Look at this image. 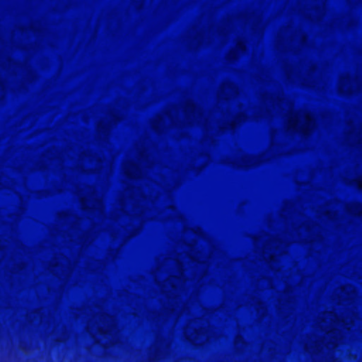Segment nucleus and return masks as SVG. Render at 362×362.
Returning a JSON list of instances; mask_svg holds the SVG:
<instances>
[{
  "label": "nucleus",
  "instance_id": "052dcab7",
  "mask_svg": "<svg viewBox=\"0 0 362 362\" xmlns=\"http://www.w3.org/2000/svg\"><path fill=\"white\" fill-rule=\"evenodd\" d=\"M78 223L77 221H76V222H74V223H73V227H76V226H78Z\"/></svg>",
  "mask_w": 362,
  "mask_h": 362
},
{
  "label": "nucleus",
  "instance_id": "4c0bfd02",
  "mask_svg": "<svg viewBox=\"0 0 362 362\" xmlns=\"http://www.w3.org/2000/svg\"><path fill=\"white\" fill-rule=\"evenodd\" d=\"M35 167L37 170H43L46 169V165L41 158L35 163Z\"/></svg>",
  "mask_w": 362,
  "mask_h": 362
},
{
  "label": "nucleus",
  "instance_id": "6e6d98bb",
  "mask_svg": "<svg viewBox=\"0 0 362 362\" xmlns=\"http://www.w3.org/2000/svg\"><path fill=\"white\" fill-rule=\"evenodd\" d=\"M291 207V204H288V203H286L285 205H284V207L283 209V211H286L287 209L290 208Z\"/></svg>",
  "mask_w": 362,
  "mask_h": 362
},
{
  "label": "nucleus",
  "instance_id": "e2e57ef3",
  "mask_svg": "<svg viewBox=\"0 0 362 362\" xmlns=\"http://www.w3.org/2000/svg\"><path fill=\"white\" fill-rule=\"evenodd\" d=\"M204 128H206V127H207L206 121L204 122Z\"/></svg>",
  "mask_w": 362,
  "mask_h": 362
},
{
  "label": "nucleus",
  "instance_id": "f257e3e1",
  "mask_svg": "<svg viewBox=\"0 0 362 362\" xmlns=\"http://www.w3.org/2000/svg\"><path fill=\"white\" fill-rule=\"evenodd\" d=\"M99 323L88 322L86 326V331L93 339L96 344H99L95 334L102 336H110L111 338L103 345L105 348H109L117 344V339L113 334L117 330V322L115 319L110 315L100 312L97 313Z\"/></svg>",
  "mask_w": 362,
  "mask_h": 362
},
{
  "label": "nucleus",
  "instance_id": "c03bdc74",
  "mask_svg": "<svg viewBox=\"0 0 362 362\" xmlns=\"http://www.w3.org/2000/svg\"><path fill=\"white\" fill-rule=\"evenodd\" d=\"M139 158L143 162H148V156L144 152H141L139 153Z\"/></svg>",
  "mask_w": 362,
  "mask_h": 362
},
{
  "label": "nucleus",
  "instance_id": "aec40b11",
  "mask_svg": "<svg viewBox=\"0 0 362 362\" xmlns=\"http://www.w3.org/2000/svg\"><path fill=\"white\" fill-rule=\"evenodd\" d=\"M255 303V310L257 313V314L261 317H264L267 315V309L264 303L260 300L259 299H256L255 298H252Z\"/></svg>",
  "mask_w": 362,
  "mask_h": 362
},
{
  "label": "nucleus",
  "instance_id": "c756f323",
  "mask_svg": "<svg viewBox=\"0 0 362 362\" xmlns=\"http://www.w3.org/2000/svg\"><path fill=\"white\" fill-rule=\"evenodd\" d=\"M86 194L87 197H86L88 199V202L93 199L94 197H98L96 190L93 186L86 187Z\"/></svg>",
  "mask_w": 362,
  "mask_h": 362
},
{
  "label": "nucleus",
  "instance_id": "c85d7f7f",
  "mask_svg": "<svg viewBox=\"0 0 362 362\" xmlns=\"http://www.w3.org/2000/svg\"><path fill=\"white\" fill-rule=\"evenodd\" d=\"M344 23L347 27V28H353L356 26L358 21L357 19L354 17L351 16H345Z\"/></svg>",
  "mask_w": 362,
  "mask_h": 362
},
{
  "label": "nucleus",
  "instance_id": "473e14b6",
  "mask_svg": "<svg viewBox=\"0 0 362 362\" xmlns=\"http://www.w3.org/2000/svg\"><path fill=\"white\" fill-rule=\"evenodd\" d=\"M233 49L240 54V53H245L246 52L247 46L245 42L240 40L237 42L236 45Z\"/></svg>",
  "mask_w": 362,
  "mask_h": 362
},
{
  "label": "nucleus",
  "instance_id": "7ed1b4c3",
  "mask_svg": "<svg viewBox=\"0 0 362 362\" xmlns=\"http://www.w3.org/2000/svg\"><path fill=\"white\" fill-rule=\"evenodd\" d=\"M293 107V105H291ZM287 131L299 133L303 136H309L316 129L317 122L313 117L304 110L294 111L293 107L288 112Z\"/></svg>",
  "mask_w": 362,
  "mask_h": 362
},
{
  "label": "nucleus",
  "instance_id": "7c9ffc66",
  "mask_svg": "<svg viewBox=\"0 0 362 362\" xmlns=\"http://www.w3.org/2000/svg\"><path fill=\"white\" fill-rule=\"evenodd\" d=\"M192 42L197 47H199L203 43V35L200 32L196 33L192 37Z\"/></svg>",
  "mask_w": 362,
  "mask_h": 362
},
{
  "label": "nucleus",
  "instance_id": "f704fd0d",
  "mask_svg": "<svg viewBox=\"0 0 362 362\" xmlns=\"http://www.w3.org/2000/svg\"><path fill=\"white\" fill-rule=\"evenodd\" d=\"M142 226H139L137 227H134L131 228V230L129 231L128 238H132L133 237L136 236L140 231L141 230Z\"/></svg>",
  "mask_w": 362,
  "mask_h": 362
},
{
  "label": "nucleus",
  "instance_id": "49530a36",
  "mask_svg": "<svg viewBox=\"0 0 362 362\" xmlns=\"http://www.w3.org/2000/svg\"><path fill=\"white\" fill-rule=\"evenodd\" d=\"M285 72L286 74V76L288 79H291V76L293 74V70L291 67H286L285 69Z\"/></svg>",
  "mask_w": 362,
  "mask_h": 362
},
{
  "label": "nucleus",
  "instance_id": "f3484780",
  "mask_svg": "<svg viewBox=\"0 0 362 362\" xmlns=\"http://www.w3.org/2000/svg\"><path fill=\"white\" fill-rule=\"evenodd\" d=\"M151 125L152 129L158 133L163 132L165 128L164 120L160 115L151 121Z\"/></svg>",
  "mask_w": 362,
  "mask_h": 362
},
{
  "label": "nucleus",
  "instance_id": "680f3d73",
  "mask_svg": "<svg viewBox=\"0 0 362 362\" xmlns=\"http://www.w3.org/2000/svg\"><path fill=\"white\" fill-rule=\"evenodd\" d=\"M303 81H304V82H305V83H303V85H306V84H305V83H307V82L308 81V78H303Z\"/></svg>",
  "mask_w": 362,
  "mask_h": 362
},
{
  "label": "nucleus",
  "instance_id": "bf43d9fd",
  "mask_svg": "<svg viewBox=\"0 0 362 362\" xmlns=\"http://www.w3.org/2000/svg\"><path fill=\"white\" fill-rule=\"evenodd\" d=\"M40 313L38 310H35L31 313V315H34V317H35V315H38Z\"/></svg>",
  "mask_w": 362,
  "mask_h": 362
},
{
  "label": "nucleus",
  "instance_id": "72a5a7b5",
  "mask_svg": "<svg viewBox=\"0 0 362 362\" xmlns=\"http://www.w3.org/2000/svg\"><path fill=\"white\" fill-rule=\"evenodd\" d=\"M346 183L350 185L356 186L360 190H362V177L347 180Z\"/></svg>",
  "mask_w": 362,
  "mask_h": 362
},
{
  "label": "nucleus",
  "instance_id": "cd10ccee",
  "mask_svg": "<svg viewBox=\"0 0 362 362\" xmlns=\"http://www.w3.org/2000/svg\"><path fill=\"white\" fill-rule=\"evenodd\" d=\"M239 58V53L235 49H230L226 55V59L228 62H233L237 61Z\"/></svg>",
  "mask_w": 362,
  "mask_h": 362
},
{
  "label": "nucleus",
  "instance_id": "de8ad7c7",
  "mask_svg": "<svg viewBox=\"0 0 362 362\" xmlns=\"http://www.w3.org/2000/svg\"><path fill=\"white\" fill-rule=\"evenodd\" d=\"M14 268L18 271H21L25 268V264L23 262L18 263L15 265Z\"/></svg>",
  "mask_w": 362,
  "mask_h": 362
},
{
  "label": "nucleus",
  "instance_id": "603ef678",
  "mask_svg": "<svg viewBox=\"0 0 362 362\" xmlns=\"http://www.w3.org/2000/svg\"><path fill=\"white\" fill-rule=\"evenodd\" d=\"M301 44L304 45L307 42V37L305 35H303L300 40Z\"/></svg>",
  "mask_w": 362,
  "mask_h": 362
},
{
  "label": "nucleus",
  "instance_id": "9b49d317",
  "mask_svg": "<svg viewBox=\"0 0 362 362\" xmlns=\"http://www.w3.org/2000/svg\"><path fill=\"white\" fill-rule=\"evenodd\" d=\"M123 170L127 177L132 180H139L143 177V170L141 167L133 162L124 164Z\"/></svg>",
  "mask_w": 362,
  "mask_h": 362
},
{
  "label": "nucleus",
  "instance_id": "a211bd4d",
  "mask_svg": "<svg viewBox=\"0 0 362 362\" xmlns=\"http://www.w3.org/2000/svg\"><path fill=\"white\" fill-rule=\"evenodd\" d=\"M126 191L128 192L129 199H133L136 197L139 199L144 200L146 198L144 193L139 188L129 186L127 187Z\"/></svg>",
  "mask_w": 362,
  "mask_h": 362
},
{
  "label": "nucleus",
  "instance_id": "4468645a",
  "mask_svg": "<svg viewBox=\"0 0 362 362\" xmlns=\"http://www.w3.org/2000/svg\"><path fill=\"white\" fill-rule=\"evenodd\" d=\"M345 211L351 215L362 218V204L360 202L346 204Z\"/></svg>",
  "mask_w": 362,
  "mask_h": 362
},
{
  "label": "nucleus",
  "instance_id": "6e6552de",
  "mask_svg": "<svg viewBox=\"0 0 362 362\" xmlns=\"http://www.w3.org/2000/svg\"><path fill=\"white\" fill-rule=\"evenodd\" d=\"M238 87L231 81H226L221 83L218 90V96L223 100L236 98L239 95Z\"/></svg>",
  "mask_w": 362,
  "mask_h": 362
},
{
  "label": "nucleus",
  "instance_id": "5701e85b",
  "mask_svg": "<svg viewBox=\"0 0 362 362\" xmlns=\"http://www.w3.org/2000/svg\"><path fill=\"white\" fill-rule=\"evenodd\" d=\"M122 120L121 116L118 112L115 111H110L107 114V122L111 124V126L117 124Z\"/></svg>",
  "mask_w": 362,
  "mask_h": 362
},
{
  "label": "nucleus",
  "instance_id": "2eb2a0df",
  "mask_svg": "<svg viewBox=\"0 0 362 362\" xmlns=\"http://www.w3.org/2000/svg\"><path fill=\"white\" fill-rule=\"evenodd\" d=\"M309 15L315 21H321L325 16V9L322 7L315 6L310 11Z\"/></svg>",
  "mask_w": 362,
  "mask_h": 362
},
{
  "label": "nucleus",
  "instance_id": "58836bf2",
  "mask_svg": "<svg viewBox=\"0 0 362 362\" xmlns=\"http://www.w3.org/2000/svg\"><path fill=\"white\" fill-rule=\"evenodd\" d=\"M245 340L243 339V337L240 335H238L235 337L234 339V344L235 346H238V345H245Z\"/></svg>",
  "mask_w": 362,
  "mask_h": 362
},
{
  "label": "nucleus",
  "instance_id": "774afa93",
  "mask_svg": "<svg viewBox=\"0 0 362 362\" xmlns=\"http://www.w3.org/2000/svg\"><path fill=\"white\" fill-rule=\"evenodd\" d=\"M141 2H142V3H144L145 1H142Z\"/></svg>",
  "mask_w": 362,
  "mask_h": 362
},
{
  "label": "nucleus",
  "instance_id": "f03ea898",
  "mask_svg": "<svg viewBox=\"0 0 362 362\" xmlns=\"http://www.w3.org/2000/svg\"><path fill=\"white\" fill-rule=\"evenodd\" d=\"M278 146L271 143L269 148L258 155H240L233 159H226V163L230 164L233 167L242 169H248L260 165L270 161L273 158L281 156L284 153L277 148Z\"/></svg>",
  "mask_w": 362,
  "mask_h": 362
},
{
  "label": "nucleus",
  "instance_id": "f8f14e48",
  "mask_svg": "<svg viewBox=\"0 0 362 362\" xmlns=\"http://www.w3.org/2000/svg\"><path fill=\"white\" fill-rule=\"evenodd\" d=\"M112 126L105 120H100L96 126V132L99 139L106 141L108 140Z\"/></svg>",
  "mask_w": 362,
  "mask_h": 362
},
{
  "label": "nucleus",
  "instance_id": "5fc2aeb1",
  "mask_svg": "<svg viewBox=\"0 0 362 362\" xmlns=\"http://www.w3.org/2000/svg\"><path fill=\"white\" fill-rule=\"evenodd\" d=\"M302 226L305 227L308 230H310V226H308L307 222H304Z\"/></svg>",
  "mask_w": 362,
  "mask_h": 362
},
{
  "label": "nucleus",
  "instance_id": "423d86ee",
  "mask_svg": "<svg viewBox=\"0 0 362 362\" xmlns=\"http://www.w3.org/2000/svg\"><path fill=\"white\" fill-rule=\"evenodd\" d=\"M182 107L186 115L187 123L189 125H191L193 122H200L204 117L202 108L190 100L182 103Z\"/></svg>",
  "mask_w": 362,
  "mask_h": 362
},
{
  "label": "nucleus",
  "instance_id": "1a4fd4ad",
  "mask_svg": "<svg viewBox=\"0 0 362 362\" xmlns=\"http://www.w3.org/2000/svg\"><path fill=\"white\" fill-rule=\"evenodd\" d=\"M176 275L171 276L166 279L163 284H159L162 287L166 284L170 286L173 288H175V281L183 280L185 278V267L183 263L178 259L175 260Z\"/></svg>",
  "mask_w": 362,
  "mask_h": 362
},
{
  "label": "nucleus",
  "instance_id": "b1692460",
  "mask_svg": "<svg viewBox=\"0 0 362 362\" xmlns=\"http://www.w3.org/2000/svg\"><path fill=\"white\" fill-rule=\"evenodd\" d=\"M328 315L330 316V320L334 322H340V323H343L344 325H353V321L352 320H350V321H348V317H346V318H341L340 317H339L336 313H334V312H329L328 313Z\"/></svg>",
  "mask_w": 362,
  "mask_h": 362
},
{
  "label": "nucleus",
  "instance_id": "393cba45",
  "mask_svg": "<svg viewBox=\"0 0 362 362\" xmlns=\"http://www.w3.org/2000/svg\"><path fill=\"white\" fill-rule=\"evenodd\" d=\"M161 358V351L157 347V343L152 345V346L150 349V359L151 361H159Z\"/></svg>",
  "mask_w": 362,
  "mask_h": 362
},
{
  "label": "nucleus",
  "instance_id": "79ce46f5",
  "mask_svg": "<svg viewBox=\"0 0 362 362\" xmlns=\"http://www.w3.org/2000/svg\"><path fill=\"white\" fill-rule=\"evenodd\" d=\"M163 310L166 314H173L175 312L174 308L170 305L164 307Z\"/></svg>",
  "mask_w": 362,
  "mask_h": 362
},
{
  "label": "nucleus",
  "instance_id": "4be33fe9",
  "mask_svg": "<svg viewBox=\"0 0 362 362\" xmlns=\"http://www.w3.org/2000/svg\"><path fill=\"white\" fill-rule=\"evenodd\" d=\"M329 335V339L327 342V346H331L333 349H335L337 346V334L338 332L335 329L331 330L328 332Z\"/></svg>",
  "mask_w": 362,
  "mask_h": 362
},
{
  "label": "nucleus",
  "instance_id": "09e8293b",
  "mask_svg": "<svg viewBox=\"0 0 362 362\" xmlns=\"http://www.w3.org/2000/svg\"><path fill=\"white\" fill-rule=\"evenodd\" d=\"M71 272V267L69 265V266H66L64 268L63 271H62V274L64 275H67V274H69Z\"/></svg>",
  "mask_w": 362,
  "mask_h": 362
},
{
  "label": "nucleus",
  "instance_id": "20e7f679",
  "mask_svg": "<svg viewBox=\"0 0 362 362\" xmlns=\"http://www.w3.org/2000/svg\"><path fill=\"white\" fill-rule=\"evenodd\" d=\"M362 85L357 76L351 78L349 74L339 76L337 83V90L340 95H351L361 90Z\"/></svg>",
  "mask_w": 362,
  "mask_h": 362
},
{
  "label": "nucleus",
  "instance_id": "a19ab883",
  "mask_svg": "<svg viewBox=\"0 0 362 362\" xmlns=\"http://www.w3.org/2000/svg\"><path fill=\"white\" fill-rule=\"evenodd\" d=\"M217 33L221 36H226L227 34V29L225 25H221L217 29Z\"/></svg>",
  "mask_w": 362,
  "mask_h": 362
},
{
  "label": "nucleus",
  "instance_id": "a878e982",
  "mask_svg": "<svg viewBox=\"0 0 362 362\" xmlns=\"http://www.w3.org/2000/svg\"><path fill=\"white\" fill-rule=\"evenodd\" d=\"M237 126L235 121L233 118L230 120L221 122L219 128L222 132H224L226 130H234Z\"/></svg>",
  "mask_w": 362,
  "mask_h": 362
},
{
  "label": "nucleus",
  "instance_id": "c9c22d12",
  "mask_svg": "<svg viewBox=\"0 0 362 362\" xmlns=\"http://www.w3.org/2000/svg\"><path fill=\"white\" fill-rule=\"evenodd\" d=\"M49 270L51 273L54 274L57 268L58 267V262L56 259H52L51 261H49Z\"/></svg>",
  "mask_w": 362,
  "mask_h": 362
},
{
  "label": "nucleus",
  "instance_id": "864d4df0",
  "mask_svg": "<svg viewBox=\"0 0 362 362\" xmlns=\"http://www.w3.org/2000/svg\"><path fill=\"white\" fill-rule=\"evenodd\" d=\"M6 62L7 63L9 64V65H11V64H14V62L13 61V59L10 57L7 58L6 59Z\"/></svg>",
  "mask_w": 362,
  "mask_h": 362
},
{
  "label": "nucleus",
  "instance_id": "bb28decb",
  "mask_svg": "<svg viewBox=\"0 0 362 362\" xmlns=\"http://www.w3.org/2000/svg\"><path fill=\"white\" fill-rule=\"evenodd\" d=\"M186 255L192 262L199 261V252L196 250L194 247H190L186 252Z\"/></svg>",
  "mask_w": 362,
  "mask_h": 362
},
{
  "label": "nucleus",
  "instance_id": "ddd939ff",
  "mask_svg": "<svg viewBox=\"0 0 362 362\" xmlns=\"http://www.w3.org/2000/svg\"><path fill=\"white\" fill-rule=\"evenodd\" d=\"M284 241L278 236L269 237L265 240L264 247L265 249H274L276 251H282Z\"/></svg>",
  "mask_w": 362,
  "mask_h": 362
},
{
  "label": "nucleus",
  "instance_id": "338daca9",
  "mask_svg": "<svg viewBox=\"0 0 362 362\" xmlns=\"http://www.w3.org/2000/svg\"><path fill=\"white\" fill-rule=\"evenodd\" d=\"M68 2H69V3H71V1H69Z\"/></svg>",
  "mask_w": 362,
  "mask_h": 362
},
{
  "label": "nucleus",
  "instance_id": "0e129e2a",
  "mask_svg": "<svg viewBox=\"0 0 362 362\" xmlns=\"http://www.w3.org/2000/svg\"><path fill=\"white\" fill-rule=\"evenodd\" d=\"M348 3H352L353 1H349ZM356 3H362V1H355Z\"/></svg>",
  "mask_w": 362,
  "mask_h": 362
},
{
  "label": "nucleus",
  "instance_id": "9d476101",
  "mask_svg": "<svg viewBox=\"0 0 362 362\" xmlns=\"http://www.w3.org/2000/svg\"><path fill=\"white\" fill-rule=\"evenodd\" d=\"M80 204L81 209L84 211H103L104 204L102 198L96 197L93 199L89 201L88 203V199L86 197L80 198Z\"/></svg>",
  "mask_w": 362,
  "mask_h": 362
},
{
  "label": "nucleus",
  "instance_id": "69168bd1",
  "mask_svg": "<svg viewBox=\"0 0 362 362\" xmlns=\"http://www.w3.org/2000/svg\"><path fill=\"white\" fill-rule=\"evenodd\" d=\"M166 115L169 116V113L168 112H165Z\"/></svg>",
  "mask_w": 362,
  "mask_h": 362
},
{
  "label": "nucleus",
  "instance_id": "39448f33",
  "mask_svg": "<svg viewBox=\"0 0 362 362\" xmlns=\"http://www.w3.org/2000/svg\"><path fill=\"white\" fill-rule=\"evenodd\" d=\"M183 334L188 341L196 346H202L209 341L206 328L192 329L187 325L184 327Z\"/></svg>",
  "mask_w": 362,
  "mask_h": 362
},
{
  "label": "nucleus",
  "instance_id": "13d9d810",
  "mask_svg": "<svg viewBox=\"0 0 362 362\" xmlns=\"http://www.w3.org/2000/svg\"><path fill=\"white\" fill-rule=\"evenodd\" d=\"M258 242H259V237L255 236L254 238V243H255V245H257L258 243Z\"/></svg>",
  "mask_w": 362,
  "mask_h": 362
},
{
  "label": "nucleus",
  "instance_id": "3c124183",
  "mask_svg": "<svg viewBox=\"0 0 362 362\" xmlns=\"http://www.w3.org/2000/svg\"><path fill=\"white\" fill-rule=\"evenodd\" d=\"M59 216L63 218H67L69 216V213L66 211H62L59 214Z\"/></svg>",
  "mask_w": 362,
  "mask_h": 362
},
{
  "label": "nucleus",
  "instance_id": "6ab92c4d",
  "mask_svg": "<svg viewBox=\"0 0 362 362\" xmlns=\"http://www.w3.org/2000/svg\"><path fill=\"white\" fill-rule=\"evenodd\" d=\"M78 240L81 245H90L93 243V242L94 240V237L91 234V231L90 230H88L82 233L78 236Z\"/></svg>",
  "mask_w": 362,
  "mask_h": 362
},
{
  "label": "nucleus",
  "instance_id": "8fccbe9b",
  "mask_svg": "<svg viewBox=\"0 0 362 362\" xmlns=\"http://www.w3.org/2000/svg\"><path fill=\"white\" fill-rule=\"evenodd\" d=\"M268 263H273L276 262V258L274 255H270L267 260Z\"/></svg>",
  "mask_w": 362,
  "mask_h": 362
},
{
  "label": "nucleus",
  "instance_id": "2f4dec72",
  "mask_svg": "<svg viewBox=\"0 0 362 362\" xmlns=\"http://www.w3.org/2000/svg\"><path fill=\"white\" fill-rule=\"evenodd\" d=\"M247 115L244 112H238L234 117L233 119L235 121L237 125L245 122L247 120Z\"/></svg>",
  "mask_w": 362,
  "mask_h": 362
},
{
  "label": "nucleus",
  "instance_id": "0eeeda50",
  "mask_svg": "<svg viewBox=\"0 0 362 362\" xmlns=\"http://www.w3.org/2000/svg\"><path fill=\"white\" fill-rule=\"evenodd\" d=\"M241 19L250 21L252 31L262 34L265 25L263 24V13L259 11H253L247 13H241L239 15Z\"/></svg>",
  "mask_w": 362,
  "mask_h": 362
},
{
  "label": "nucleus",
  "instance_id": "e433bc0d",
  "mask_svg": "<svg viewBox=\"0 0 362 362\" xmlns=\"http://www.w3.org/2000/svg\"><path fill=\"white\" fill-rule=\"evenodd\" d=\"M323 215L329 220H334L337 217V213L329 210H326L323 212Z\"/></svg>",
  "mask_w": 362,
  "mask_h": 362
},
{
  "label": "nucleus",
  "instance_id": "412c9836",
  "mask_svg": "<svg viewBox=\"0 0 362 362\" xmlns=\"http://www.w3.org/2000/svg\"><path fill=\"white\" fill-rule=\"evenodd\" d=\"M323 344V340L313 341L309 344H306L305 349L307 351H312L314 354H317L321 351V346Z\"/></svg>",
  "mask_w": 362,
  "mask_h": 362
},
{
  "label": "nucleus",
  "instance_id": "a18cd8bd",
  "mask_svg": "<svg viewBox=\"0 0 362 362\" xmlns=\"http://www.w3.org/2000/svg\"><path fill=\"white\" fill-rule=\"evenodd\" d=\"M29 29L34 32H38L40 30L39 26L35 23L30 24L29 26Z\"/></svg>",
  "mask_w": 362,
  "mask_h": 362
},
{
  "label": "nucleus",
  "instance_id": "ea45409f",
  "mask_svg": "<svg viewBox=\"0 0 362 362\" xmlns=\"http://www.w3.org/2000/svg\"><path fill=\"white\" fill-rule=\"evenodd\" d=\"M341 291L346 294V295H349V296H351V295H355L356 294V291L354 288H350L349 290L347 289L346 287L345 286H343L341 287Z\"/></svg>",
  "mask_w": 362,
  "mask_h": 362
},
{
  "label": "nucleus",
  "instance_id": "4d7b16f0",
  "mask_svg": "<svg viewBox=\"0 0 362 362\" xmlns=\"http://www.w3.org/2000/svg\"><path fill=\"white\" fill-rule=\"evenodd\" d=\"M142 214H143V209H139L138 210V213L136 214V216H141Z\"/></svg>",
  "mask_w": 362,
  "mask_h": 362
},
{
  "label": "nucleus",
  "instance_id": "dca6fc26",
  "mask_svg": "<svg viewBox=\"0 0 362 362\" xmlns=\"http://www.w3.org/2000/svg\"><path fill=\"white\" fill-rule=\"evenodd\" d=\"M346 140L351 144H359L360 132H357L354 127L350 128L347 132Z\"/></svg>",
  "mask_w": 362,
  "mask_h": 362
},
{
  "label": "nucleus",
  "instance_id": "37998d69",
  "mask_svg": "<svg viewBox=\"0 0 362 362\" xmlns=\"http://www.w3.org/2000/svg\"><path fill=\"white\" fill-rule=\"evenodd\" d=\"M274 100L276 102L278 105H281L284 101V97L282 95H279L274 98Z\"/></svg>",
  "mask_w": 362,
  "mask_h": 362
}]
</instances>
